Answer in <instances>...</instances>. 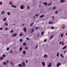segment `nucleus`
Segmentation results:
<instances>
[{"label":"nucleus","mask_w":67,"mask_h":67,"mask_svg":"<svg viewBox=\"0 0 67 67\" xmlns=\"http://www.w3.org/2000/svg\"><path fill=\"white\" fill-rule=\"evenodd\" d=\"M25 7V5H22L20 6V8L21 10L22 9H24Z\"/></svg>","instance_id":"1"},{"label":"nucleus","mask_w":67,"mask_h":67,"mask_svg":"<svg viewBox=\"0 0 67 67\" xmlns=\"http://www.w3.org/2000/svg\"><path fill=\"white\" fill-rule=\"evenodd\" d=\"M42 64L43 66H45V63L44 62H42Z\"/></svg>","instance_id":"2"},{"label":"nucleus","mask_w":67,"mask_h":67,"mask_svg":"<svg viewBox=\"0 0 67 67\" xmlns=\"http://www.w3.org/2000/svg\"><path fill=\"white\" fill-rule=\"evenodd\" d=\"M16 35H17V34L16 33V34H12V36H13V37H14L15 36H16Z\"/></svg>","instance_id":"3"},{"label":"nucleus","mask_w":67,"mask_h":67,"mask_svg":"<svg viewBox=\"0 0 67 67\" xmlns=\"http://www.w3.org/2000/svg\"><path fill=\"white\" fill-rule=\"evenodd\" d=\"M22 64L24 67H25V62H23L22 63Z\"/></svg>","instance_id":"4"},{"label":"nucleus","mask_w":67,"mask_h":67,"mask_svg":"<svg viewBox=\"0 0 67 67\" xmlns=\"http://www.w3.org/2000/svg\"><path fill=\"white\" fill-rule=\"evenodd\" d=\"M65 1L64 0H60V2H61L62 3H63L64 2H65Z\"/></svg>","instance_id":"5"},{"label":"nucleus","mask_w":67,"mask_h":67,"mask_svg":"<svg viewBox=\"0 0 67 67\" xmlns=\"http://www.w3.org/2000/svg\"><path fill=\"white\" fill-rule=\"evenodd\" d=\"M56 9V7L55 6H54L52 8V10H55V9Z\"/></svg>","instance_id":"6"},{"label":"nucleus","mask_w":67,"mask_h":67,"mask_svg":"<svg viewBox=\"0 0 67 67\" xmlns=\"http://www.w3.org/2000/svg\"><path fill=\"white\" fill-rule=\"evenodd\" d=\"M60 63H59L57 64V67H58L59 66H60Z\"/></svg>","instance_id":"7"},{"label":"nucleus","mask_w":67,"mask_h":67,"mask_svg":"<svg viewBox=\"0 0 67 67\" xmlns=\"http://www.w3.org/2000/svg\"><path fill=\"white\" fill-rule=\"evenodd\" d=\"M52 65V63H50L48 65V67H51V66Z\"/></svg>","instance_id":"8"},{"label":"nucleus","mask_w":67,"mask_h":67,"mask_svg":"<svg viewBox=\"0 0 67 67\" xmlns=\"http://www.w3.org/2000/svg\"><path fill=\"white\" fill-rule=\"evenodd\" d=\"M43 4L45 5L46 6H47V2H44Z\"/></svg>","instance_id":"9"},{"label":"nucleus","mask_w":67,"mask_h":67,"mask_svg":"<svg viewBox=\"0 0 67 67\" xmlns=\"http://www.w3.org/2000/svg\"><path fill=\"white\" fill-rule=\"evenodd\" d=\"M48 57V55H44V58H47Z\"/></svg>","instance_id":"10"},{"label":"nucleus","mask_w":67,"mask_h":67,"mask_svg":"<svg viewBox=\"0 0 67 67\" xmlns=\"http://www.w3.org/2000/svg\"><path fill=\"white\" fill-rule=\"evenodd\" d=\"M23 30L24 32H26V28L24 27V28Z\"/></svg>","instance_id":"11"},{"label":"nucleus","mask_w":67,"mask_h":67,"mask_svg":"<svg viewBox=\"0 0 67 67\" xmlns=\"http://www.w3.org/2000/svg\"><path fill=\"white\" fill-rule=\"evenodd\" d=\"M60 56H61V57H62V58H64V55H63V54H60Z\"/></svg>","instance_id":"12"},{"label":"nucleus","mask_w":67,"mask_h":67,"mask_svg":"<svg viewBox=\"0 0 67 67\" xmlns=\"http://www.w3.org/2000/svg\"><path fill=\"white\" fill-rule=\"evenodd\" d=\"M51 5H52V3H49L48 4V7H50V6H51Z\"/></svg>","instance_id":"13"},{"label":"nucleus","mask_w":67,"mask_h":67,"mask_svg":"<svg viewBox=\"0 0 67 67\" xmlns=\"http://www.w3.org/2000/svg\"><path fill=\"white\" fill-rule=\"evenodd\" d=\"M5 13V12L4 11H2L1 12V14H4Z\"/></svg>","instance_id":"14"},{"label":"nucleus","mask_w":67,"mask_h":67,"mask_svg":"<svg viewBox=\"0 0 67 67\" xmlns=\"http://www.w3.org/2000/svg\"><path fill=\"white\" fill-rule=\"evenodd\" d=\"M11 7H13L14 8H16V6H14L13 5H12Z\"/></svg>","instance_id":"15"},{"label":"nucleus","mask_w":67,"mask_h":67,"mask_svg":"<svg viewBox=\"0 0 67 67\" xmlns=\"http://www.w3.org/2000/svg\"><path fill=\"white\" fill-rule=\"evenodd\" d=\"M49 24H53V23L52 22V21H49Z\"/></svg>","instance_id":"16"},{"label":"nucleus","mask_w":67,"mask_h":67,"mask_svg":"<svg viewBox=\"0 0 67 67\" xmlns=\"http://www.w3.org/2000/svg\"><path fill=\"white\" fill-rule=\"evenodd\" d=\"M3 64L4 65H7V62H3Z\"/></svg>","instance_id":"17"},{"label":"nucleus","mask_w":67,"mask_h":67,"mask_svg":"<svg viewBox=\"0 0 67 67\" xmlns=\"http://www.w3.org/2000/svg\"><path fill=\"white\" fill-rule=\"evenodd\" d=\"M67 46H65L63 48V49H65V48H67Z\"/></svg>","instance_id":"18"},{"label":"nucleus","mask_w":67,"mask_h":67,"mask_svg":"<svg viewBox=\"0 0 67 67\" xmlns=\"http://www.w3.org/2000/svg\"><path fill=\"white\" fill-rule=\"evenodd\" d=\"M14 31L12 29L11 31H10V33H13Z\"/></svg>","instance_id":"19"},{"label":"nucleus","mask_w":67,"mask_h":67,"mask_svg":"<svg viewBox=\"0 0 67 67\" xmlns=\"http://www.w3.org/2000/svg\"><path fill=\"white\" fill-rule=\"evenodd\" d=\"M6 20H7V18H4L3 19V21H6Z\"/></svg>","instance_id":"20"},{"label":"nucleus","mask_w":67,"mask_h":67,"mask_svg":"<svg viewBox=\"0 0 67 67\" xmlns=\"http://www.w3.org/2000/svg\"><path fill=\"white\" fill-rule=\"evenodd\" d=\"M26 40H30V38H29L27 37H26Z\"/></svg>","instance_id":"21"},{"label":"nucleus","mask_w":67,"mask_h":67,"mask_svg":"<svg viewBox=\"0 0 67 67\" xmlns=\"http://www.w3.org/2000/svg\"><path fill=\"white\" fill-rule=\"evenodd\" d=\"M34 23H31V26H31V27L32 26H33V24H34Z\"/></svg>","instance_id":"22"},{"label":"nucleus","mask_w":67,"mask_h":67,"mask_svg":"<svg viewBox=\"0 0 67 67\" xmlns=\"http://www.w3.org/2000/svg\"><path fill=\"white\" fill-rule=\"evenodd\" d=\"M12 4V1H10L9 2V4H10V5H11Z\"/></svg>","instance_id":"23"},{"label":"nucleus","mask_w":67,"mask_h":67,"mask_svg":"<svg viewBox=\"0 0 67 67\" xmlns=\"http://www.w3.org/2000/svg\"><path fill=\"white\" fill-rule=\"evenodd\" d=\"M44 15H42L40 16V18H43V17H44Z\"/></svg>","instance_id":"24"},{"label":"nucleus","mask_w":67,"mask_h":67,"mask_svg":"<svg viewBox=\"0 0 67 67\" xmlns=\"http://www.w3.org/2000/svg\"><path fill=\"white\" fill-rule=\"evenodd\" d=\"M10 65H12V66L13 65V63H12V62H10Z\"/></svg>","instance_id":"25"},{"label":"nucleus","mask_w":67,"mask_h":67,"mask_svg":"<svg viewBox=\"0 0 67 67\" xmlns=\"http://www.w3.org/2000/svg\"><path fill=\"white\" fill-rule=\"evenodd\" d=\"M7 14L8 15H10V13L9 12H8L7 13Z\"/></svg>","instance_id":"26"},{"label":"nucleus","mask_w":67,"mask_h":67,"mask_svg":"<svg viewBox=\"0 0 67 67\" xmlns=\"http://www.w3.org/2000/svg\"><path fill=\"white\" fill-rule=\"evenodd\" d=\"M23 53L24 54H25V53H26V51H24L23 52Z\"/></svg>","instance_id":"27"},{"label":"nucleus","mask_w":67,"mask_h":67,"mask_svg":"<svg viewBox=\"0 0 67 67\" xmlns=\"http://www.w3.org/2000/svg\"><path fill=\"white\" fill-rule=\"evenodd\" d=\"M63 35H64V34H62L60 35V36L62 37H63Z\"/></svg>","instance_id":"28"},{"label":"nucleus","mask_w":67,"mask_h":67,"mask_svg":"<svg viewBox=\"0 0 67 67\" xmlns=\"http://www.w3.org/2000/svg\"><path fill=\"white\" fill-rule=\"evenodd\" d=\"M18 66H19V67H22V64H20L18 65Z\"/></svg>","instance_id":"29"},{"label":"nucleus","mask_w":67,"mask_h":67,"mask_svg":"<svg viewBox=\"0 0 67 67\" xmlns=\"http://www.w3.org/2000/svg\"><path fill=\"white\" fill-rule=\"evenodd\" d=\"M19 50L20 51H22V47H20L19 48Z\"/></svg>","instance_id":"30"},{"label":"nucleus","mask_w":67,"mask_h":67,"mask_svg":"<svg viewBox=\"0 0 67 67\" xmlns=\"http://www.w3.org/2000/svg\"><path fill=\"white\" fill-rule=\"evenodd\" d=\"M53 37H54V35H53L52 36V37H51L50 38V40H51L52 39V38H53Z\"/></svg>","instance_id":"31"},{"label":"nucleus","mask_w":67,"mask_h":67,"mask_svg":"<svg viewBox=\"0 0 67 67\" xmlns=\"http://www.w3.org/2000/svg\"><path fill=\"white\" fill-rule=\"evenodd\" d=\"M57 57H58L59 56V53H57Z\"/></svg>","instance_id":"32"},{"label":"nucleus","mask_w":67,"mask_h":67,"mask_svg":"<svg viewBox=\"0 0 67 67\" xmlns=\"http://www.w3.org/2000/svg\"><path fill=\"white\" fill-rule=\"evenodd\" d=\"M34 29H32V30L31 33H33V32H34Z\"/></svg>","instance_id":"33"},{"label":"nucleus","mask_w":67,"mask_h":67,"mask_svg":"<svg viewBox=\"0 0 67 67\" xmlns=\"http://www.w3.org/2000/svg\"><path fill=\"white\" fill-rule=\"evenodd\" d=\"M5 25L6 26H8V23H5Z\"/></svg>","instance_id":"34"},{"label":"nucleus","mask_w":67,"mask_h":67,"mask_svg":"<svg viewBox=\"0 0 67 67\" xmlns=\"http://www.w3.org/2000/svg\"><path fill=\"white\" fill-rule=\"evenodd\" d=\"M0 59L1 60H3V57H1L0 58Z\"/></svg>","instance_id":"35"},{"label":"nucleus","mask_w":67,"mask_h":67,"mask_svg":"<svg viewBox=\"0 0 67 67\" xmlns=\"http://www.w3.org/2000/svg\"><path fill=\"white\" fill-rule=\"evenodd\" d=\"M29 9H30V7H29V6H27V9L28 10H29Z\"/></svg>","instance_id":"36"},{"label":"nucleus","mask_w":67,"mask_h":67,"mask_svg":"<svg viewBox=\"0 0 67 67\" xmlns=\"http://www.w3.org/2000/svg\"><path fill=\"white\" fill-rule=\"evenodd\" d=\"M2 2H0V5H2Z\"/></svg>","instance_id":"37"},{"label":"nucleus","mask_w":67,"mask_h":67,"mask_svg":"<svg viewBox=\"0 0 67 67\" xmlns=\"http://www.w3.org/2000/svg\"><path fill=\"white\" fill-rule=\"evenodd\" d=\"M20 41L21 42H22V39H20Z\"/></svg>","instance_id":"38"},{"label":"nucleus","mask_w":67,"mask_h":67,"mask_svg":"<svg viewBox=\"0 0 67 67\" xmlns=\"http://www.w3.org/2000/svg\"><path fill=\"white\" fill-rule=\"evenodd\" d=\"M23 45L25 46V45H26V43H23Z\"/></svg>","instance_id":"39"},{"label":"nucleus","mask_w":67,"mask_h":67,"mask_svg":"<svg viewBox=\"0 0 67 67\" xmlns=\"http://www.w3.org/2000/svg\"><path fill=\"white\" fill-rule=\"evenodd\" d=\"M35 16H38V14H35Z\"/></svg>","instance_id":"40"},{"label":"nucleus","mask_w":67,"mask_h":67,"mask_svg":"<svg viewBox=\"0 0 67 67\" xmlns=\"http://www.w3.org/2000/svg\"><path fill=\"white\" fill-rule=\"evenodd\" d=\"M54 27H51V29H54Z\"/></svg>","instance_id":"41"},{"label":"nucleus","mask_w":67,"mask_h":67,"mask_svg":"<svg viewBox=\"0 0 67 67\" xmlns=\"http://www.w3.org/2000/svg\"><path fill=\"white\" fill-rule=\"evenodd\" d=\"M19 35L20 36H22V35H23V34H20Z\"/></svg>","instance_id":"42"},{"label":"nucleus","mask_w":67,"mask_h":67,"mask_svg":"<svg viewBox=\"0 0 67 67\" xmlns=\"http://www.w3.org/2000/svg\"><path fill=\"white\" fill-rule=\"evenodd\" d=\"M64 45V43L63 42H62V46H63V45Z\"/></svg>","instance_id":"43"},{"label":"nucleus","mask_w":67,"mask_h":67,"mask_svg":"<svg viewBox=\"0 0 67 67\" xmlns=\"http://www.w3.org/2000/svg\"><path fill=\"white\" fill-rule=\"evenodd\" d=\"M7 51H9V48H7Z\"/></svg>","instance_id":"44"},{"label":"nucleus","mask_w":67,"mask_h":67,"mask_svg":"<svg viewBox=\"0 0 67 67\" xmlns=\"http://www.w3.org/2000/svg\"><path fill=\"white\" fill-rule=\"evenodd\" d=\"M58 12L57 11H55V13H56V14H57V13Z\"/></svg>","instance_id":"45"},{"label":"nucleus","mask_w":67,"mask_h":67,"mask_svg":"<svg viewBox=\"0 0 67 67\" xmlns=\"http://www.w3.org/2000/svg\"><path fill=\"white\" fill-rule=\"evenodd\" d=\"M10 53H12L13 52L12 51H9Z\"/></svg>","instance_id":"46"},{"label":"nucleus","mask_w":67,"mask_h":67,"mask_svg":"<svg viewBox=\"0 0 67 67\" xmlns=\"http://www.w3.org/2000/svg\"><path fill=\"white\" fill-rule=\"evenodd\" d=\"M46 41H47V40L46 39H45L44 40V42H46Z\"/></svg>","instance_id":"47"},{"label":"nucleus","mask_w":67,"mask_h":67,"mask_svg":"<svg viewBox=\"0 0 67 67\" xmlns=\"http://www.w3.org/2000/svg\"><path fill=\"white\" fill-rule=\"evenodd\" d=\"M43 33H44V32H42L41 34V35H43Z\"/></svg>","instance_id":"48"},{"label":"nucleus","mask_w":67,"mask_h":67,"mask_svg":"<svg viewBox=\"0 0 67 67\" xmlns=\"http://www.w3.org/2000/svg\"><path fill=\"white\" fill-rule=\"evenodd\" d=\"M2 29H3V28H2V27H1V28H0V30H2Z\"/></svg>","instance_id":"49"},{"label":"nucleus","mask_w":67,"mask_h":67,"mask_svg":"<svg viewBox=\"0 0 67 67\" xmlns=\"http://www.w3.org/2000/svg\"><path fill=\"white\" fill-rule=\"evenodd\" d=\"M62 42H62V41H60L59 43L60 44H62Z\"/></svg>","instance_id":"50"},{"label":"nucleus","mask_w":67,"mask_h":67,"mask_svg":"<svg viewBox=\"0 0 67 67\" xmlns=\"http://www.w3.org/2000/svg\"><path fill=\"white\" fill-rule=\"evenodd\" d=\"M5 55H3V57H5Z\"/></svg>","instance_id":"51"},{"label":"nucleus","mask_w":67,"mask_h":67,"mask_svg":"<svg viewBox=\"0 0 67 67\" xmlns=\"http://www.w3.org/2000/svg\"><path fill=\"white\" fill-rule=\"evenodd\" d=\"M37 45L36 46V48H37V47H38V46H37Z\"/></svg>","instance_id":"52"},{"label":"nucleus","mask_w":67,"mask_h":67,"mask_svg":"<svg viewBox=\"0 0 67 67\" xmlns=\"http://www.w3.org/2000/svg\"><path fill=\"white\" fill-rule=\"evenodd\" d=\"M26 63H28V61H27V60H26Z\"/></svg>","instance_id":"53"},{"label":"nucleus","mask_w":67,"mask_h":67,"mask_svg":"<svg viewBox=\"0 0 67 67\" xmlns=\"http://www.w3.org/2000/svg\"><path fill=\"white\" fill-rule=\"evenodd\" d=\"M5 30H8V28H6L5 29Z\"/></svg>","instance_id":"54"},{"label":"nucleus","mask_w":67,"mask_h":67,"mask_svg":"<svg viewBox=\"0 0 67 67\" xmlns=\"http://www.w3.org/2000/svg\"><path fill=\"white\" fill-rule=\"evenodd\" d=\"M39 36H40V34H39L37 35V37H39Z\"/></svg>","instance_id":"55"},{"label":"nucleus","mask_w":67,"mask_h":67,"mask_svg":"<svg viewBox=\"0 0 67 67\" xmlns=\"http://www.w3.org/2000/svg\"><path fill=\"white\" fill-rule=\"evenodd\" d=\"M27 49V47H26L25 48V49L26 50Z\"/></svg>","instance_id":"56"},{"label":"nucleus","mask_w":67,"mask_h":67,"mask_svg":"<svg viewBox=\"0 0 67 67\" xmlns=\"http://www.w3.org/2000/svg\"><path fill=\"white\" fill-rule=\"evenodd\" d=\"M35 29H36V30H37V29H38V27H37Z\"/></svg>","instance_id":"57"},{"label":"nucleus","mask_w":67,"mask_h":67,"mask_svg":"<svg viewBox=\"0 0 67 67\" xmlns=\"http://www.w3.org/2000/svg\"><path fill=\"white\" fill-rule=\"evenodd\" d=\"M7 63H9V60H7Z\"/></svg>","instance_id":"58"},{"label":"nucleus","mask_w":67,"mask_h":67,"mask_svg":"<svg viewBox=\"0 0 67 67\" xmlns=\"http://www.w3.org/2000/svg\"><path fill=\"white\" fill-rule=\"evenodd\" d=\"M51 33V32L50 31H49L48 32V34H49V33Z\"/></svg>","instance_id":"59"},{"label":"nucleus","mask_w":67,"mask_h":67,"mask_svg":"<svg viewBox=\"0 0 67 67\" xmlns=\"http://www.w3.org/2000/svg\"><path fill=\"white\" fill-rule=\"evenodd\" d=\"M65 35H67V32L65 34Z\"/></svg>","instance_id":"60"},{"label":"nucleus","mask_w":67,"mask_h":67,"mask_svg":"<svg viewBox=\"0 0 67 67\" xmlns=\"http://www.w3.org/2000/svg\"><path fill=\"white\" fill-rule=\"evenodd\" d=\"M52 18H53V19H54V16H52Z\"/></svg>","instance_id":"61"},{"label":"nucleus","mask_w":67,"mask_h":67,"mask_svg":"<svg viewBox=\"0 0 67 67\" xmlns=\"http://www.w3.org/2000/svg\"><path fill=\"white\" fill-rule=\"evenodd\" d=\"M63 29H65V27H63Z\"/></svg>","instance_id":"62"},{"label":"nucleus","mask_w":67,"mask_h":67,"mask_svg":"<svg viewBox=\"0 0 67 67\" xmlns=\"http://www.w3.org/2000/svg\"><path fill=\"white\" fill-rule=\"evenodd\" d=\"M39 7H41V5H39Z\"/></svg>","instance_id":"63"},{"label":"nucleus","mask_w":67,"mask_h":67,"mask_svg":"<svg viewBox=\"0 0 67 67\" xmlns=\"http://www.w3.org/2000/svg\"><path fill=\"white\" fill-rule=\"evenodd\" d=\"M22 26H24V24H23L22 25Z\"/></svg>","instance_id":"64"}]
</instances>
